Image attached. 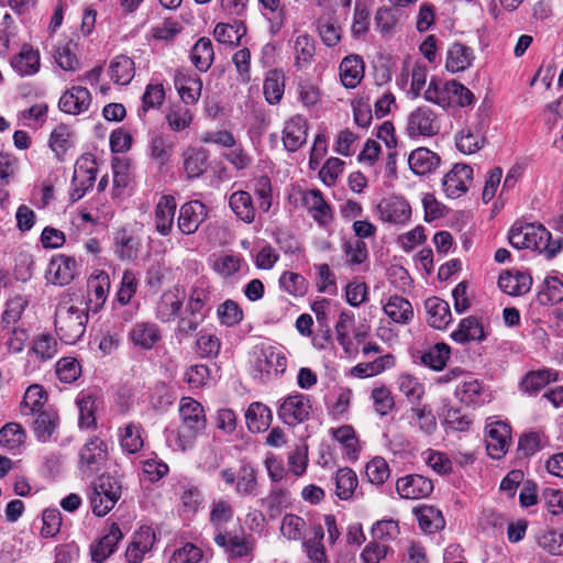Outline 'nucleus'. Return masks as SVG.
<instances>
[{
	"label": "nucleus",
	"instance_id": "7ed1b4c3",
	"mask_svg": "<svg viewBox=\"0 0 563 563\" xmlns=\"http://www.w3.org/2000/svg\"><path fill=\"white\" fill-rule=\"evenodd\" d=\"M88 312L73 302L69 296H65L56 306L55 330L59 339L66 344H75L86 331Z\"/></svg>",
	"mask_w": 563,
	"mask_h": 563
},
{
	"label": "nucleus",
	"instance_id": "f8f14e48",
	"mask_svg": "<svg viewBox=\"0 0 563 563\" xmlns=\"http://www.w3.org/2000/svg\"><path fill=\"white\" fill-rule=\"evenodd\" d=\"M173 80L175 89L185 104L198 102L201 96L202 80L197 74L188 68H177L174 71Z\"/></svg>",
	"mask_w": 563,
	"mask_h": 563
},
{
	"label": "nucleus",
	"instance_id": "0eeeda50",
	"mask_svg": "<svg viewBox=\"0 0 563 563\" xmlns=\"http://www.w3.org/2000/svg\"><path fill=\"white\" fill-rule=\"evenodd\" d=\"M227 485H234L239 496H255L258 487L257 471L252 463L243 461L238 471L223 468L219 473Z\"/></svg>",
	"mask_w": 563,
	"mask_h": 563
},
{
	"label": "nucleus",
	"instance_id": "ddd939ff",
	"mask_svg": "<svg viewBox=\"0 0 563 563\" xmlns=\"http://www.w3.org/2000/svg\"><path fill=\"white\" fill-rule=\"evenodd\" d=\"M510 427L504 421H493L486 424L485 442L490 457H503L510 443Z\"/></svg>",
	"mask_w": 563,
	"mask_h": 563
},
{
	"label": "nucleus",
	"instance_id": "603ef678",
	"mask_svg": "<svg viewBox=\"0 0 563 563\" xmlns=\"http://www.w3.org/2000/svg\"><path fill=\"white\" fill-rule=\"evenodd\" d=\"M140 424L130 422L119 429L120 445L123 452L128 454L137 453L143 446V438Z\"/></svg>",
	"mask_w": 563,
	"mask_h": 563
},
{
	"label": "nucleus",
	"instance_id": "39448f33",
	"mask_svg": "<svg viewBox=\"0 0 563 563\" xmlns=\"http://www.w3.org/2000/svg\"><path fill=\"white\" fill-rule=\"evenodd\" d=\"M287 367L286 356L273 346L256 347L253 352L252 373L255 378L269 380L280 376Z\"/></svg>",
	"mask_w": 563,
	"mask_h": 563
},
{
	"label": "nucleus",
	"instance_id": "a19ab883",
	"mask_svg": "<svg viewBox=\"0 0 563 563\" xmlns=\"http://www.w3.org/2000/svg\"><path fill=\"white\" fill-rule=\"evenodd\" d=\"M229 205L234 214L245 223L255 220V207L251 195L245 190H238L231 194Z\"/></svg>",
	"mask_w": 563,
	"mask_h": 563
},
{
	"label": "nucleus",
	"instance_id": "052dcab7",
	"mask_svg": "<svg viewBox=\"0 0 563 563\" xmlns=\"http://www.w3.org/2000/svg\"><path fill=\"white\" fill-rule=\"evenodd\" d=\"M538 300L541 305L561 302L563 300V283L554 276L545 277L538 294Z\"/></svg>",
	"mask_w": 563,
	"mask_h": 563
},
{
	"label": "nucleus",
	"instance_id": "864d4df0",
	"mask_svg": "<svg viewBox=\"0 0 563 563\" xmlns=\"http://www.w3.org/2000/svg\"><path fill=\"white\" fill-rule=\"evenodd\" d=\"M558 380V372L543 368L529 372L521 382V387L526 393L536 394L549 385L551 382Z\"/></svg>",
	"mask_w": 563,
	"mask_h": 563
},
{
	"label": "nucleus",
	"instance_id": "09e8293b",
	"mask_svg": "<svg viewBox=\"0 0 563 563\" xmlns=\"http://www.w3.org/2000/svg\"><path fill=\"white\" fill-rule=\"evenodd\" d=\"M323 538V528L322 526L317 525L312 528L311 536L302 543L306 554L312 563H328L325 550L322 543Z\"/></svg>",
	"mask_w": 563,
	"mask_h": 563
},
{
	"label": "nucleus",
	"instance_id": "a211bd4d",
	"mask_svg": "<svg viewBox=\"0 0 563 563\" xmlns=\"http://www.w3.org/2000/svg\"><path fill=\"white\" fill-rule=\"evenodd\" d=\"M301 200L309 214L320 227H325L331 223L333 220L332 208L324 200L319 189L302 191Z\"/></svg>",
	"mask_w": 563,
	"mask_h": 563
},
{
	"label": "nucleus",
	"instance_id": "c03bdc74",
	"mask_svg": "<svg viewBox=\"0 0 563 563\" xmlns=\"http://www.w3.org/2000/svg\"><path fill=\"white\" fill-rule=\"evenodd\" d=\"M27 340L29 332L24 328L18 325L0 328V342L10 353L22 352Z\"/></svg>",
	"mask_w": 563,
	"mask_h": 563
},
{
	"label": "nucleus",
	"instance_id": "4c0bfd02",
	"mask_svg": "<svg viewBox=\"0 0 563 563\" xmlns=\"http://www.w3.org/2000/svg\"><path fill=\"white\" fill-rule=\"evenodd\" d=\"M245 421L251 432H264L271 426L272 411L262 402H252L245 412Z\"/></svg>",
	"mask_w": 563,
	"mask_h": 563
},
{
	"label": "nucleus",
	"instance_id": "c85d7f7f",
	"mask_svg": "<svg viewBox=\"0 0 563 563\" xmlns=\"http://www.w3.org/2000/svg\"><path fill=\"white\" fill-rule=\"evenodd\" d=\"M427 321L434 329H445L452 321V313L449 303L439 298L430 297L424 301Z\"/></svg>",
	"mask_w": 563,
	"mask_h": 563
},
{
	"label": "nucleus",
	"instance_id": "bf43d9fd",
	"mask_svg": "<svg viewBox=\"0 0 563 563\" xmlns=\"http://www.w3.org/2000/svg\"><path fill=\"white\" fill-rule=\"evenodd\" d=\"M263 90L267 102L271 104L278 103L285 90V77L279 70H271L263 85Z\"/></svg>",
	"mask_w": 563,
	"mask_h": 563
},
{
	"label": "nucleus",
	"instance_id": "9d476101",
	"mask_svg": "<svg viewBox=\"0 0 563 563\" xmlns=\"http://www.w3.org/2000/svg\"><path fill=\"white\" fill-rule=\"evenodd\" d=\"M108 456L107 444L99 438L90 439L79 451V471L90 477L99 472Z\"/></svg>",
	"mask_w": 563,
	"mask_h": 563
},
{
	"label": "nucleus",
	"instance_id": "774afa93",
	"mask_svg": "<svg viewBox=\"0 0 563 563\" xmlns=\"http://www.w3.org/2000/svg\"><path fill=\"white\" fill-rule=\"evenodd\" d=\"M73 145V131L66 124L57 125L51 133L49 146L60 157Z\"/></svg>",
	"mask_w": 563,
	"mask_h": 563
},
{
	"label": "nucleus",
	"instance_id": "4d7b16f0",
	"mask_svg": "<svg viewBox=\"0 0 563 563\" xmlns=\"http://www.w3.org/2000/svg\"><path fill=\"white\" fill-rule=\"evenodd\" d=\"M245 33L246 27L239 21H235L233 24L218 23L213 31L216 40L221 44L228 45H239Z\"/></svg>",
	"mask_w": 563,
	"mask_h": 563
},
{
	"label": "nucleus",
	"instance_id": "412c9836",
	"mask_svg": "<svg viewBox=\"0 0 563 563\" xmlns=\"http://www.w3.org/2000/svg\"><path fill=\"white\" fill-rule=\"evenodd\" d=\"M90 104L91 95L87 88L81 86H74L66 90L58 101L60 111L71 115L86 112Z\"/></svg>",
	"mask_w": 563,
	"mask_h": 563
},
{
	"label": "nucleus",
	"instance_id": "f03ea898",
	"mask_svg": "<svg viewBox=\"0 0 563 563\" xmlns=\"http://www.w3.org/2000/svg\"><path fill=\"white\" fill-rule=\"evenodd\" d=\"M180 426L172 431L167 440L177 450L190 449L197 437L206 429L207 419L203 407L191 397H183L179 402Z\"/></svg>",
	"mask_w": 563,
	"mask_h": 563
},
{
	"label": "nucleus",
	"instance_id": "c756f323",
	"mask_svg": "<svg viewBox=\"0 0 563 563\" xmlns=\"http://www.w3.org/2000/svg\"><path fill=\"white\" fill-rule=\"evenodd\" d=\"M155 542V534L148 527L141 528L128 547L125 558L130 563H141Z\"/></svg>",
	"mask_w": 563,
	"mask_h": 563
},
{
	"label": "nucleus",
	"instance_id": "f704fd0d",
	"mask_svg": "<svg viewBox=\"0 0 563 563\" xmlns=\"http://www.w3.org/2000/svg\"><path fill=\"white\" fill-rule=\"evenodd\" d=\"M214 542L233 558L246 556L253 549L251 540L244 536L218 532Z\"/></svg>",
	"mask_w": 563,
	"mask_h": 563
},
{
	"label": "nucleus",
	"instance_id": "8fccbe9b",
	"mask_svg": "<svg viewBox=\"0 0 563 563\" xmlns=\"http://www.w3.org/2000/svg\"><path fill=\"white\" fill-rule=\"evenodd\" d=\"M450 80H441L435 77L431 78L427 89L423 91V98L442 109L450 108Z\"/></svg>",
	"mask_w": 563,
	"mask_h": 563
},
{
	"label": "nucleus",
	"instance_id": "423d86ee",
	"mask_svg": "<svg viewBox=\"0 0 563 563\" xmlns=\"http://www.w3.org/2000/svg\"><path fill=\"white\" fill-rule=\"evenodd\" d=\"M311 410L310 397L295 393L279 400L277 416L285 424L296 427L310 418Z\"/></svg>",
	"mask_w": 563,
	"mask_h": 563
},
{
	"label": "nucleus",
	"instance_id": "9b49d317",
	"mask_svg": "<svg viewBox=\"0 0 563 563\" xmlns=\"http://www.w3.org/2000/svg\"><path fill=\"white\" fill-rule=\"evenodd\" d=\"M455 146L463 154H474L479 151L485 142V124L482 119L467 122L455 134Z\"/></svg>",
	"mask_w": 563,
	"mask_h": 563
},
{
	"label": "nucleus",
	"instance_id": "aec40b11",
	"mask_svg": "<svg viewBox=\"0 0 563 563\" xmlns=\"http://www.w3.org/2000/svg\"><path fill=\"white\" fill-rule=\"evenodd\" d=\"M142 247V240L132 230L121 228L114 232V254L121 261H134Z\"/></svg>",
	"mask_w": 563,
	"mask_h": 563
},
{
	"label": "nucleus",
	"instance_id": "393cba45",
	"mask_svg": "<svg viewBox=\"0 0 563 563\" xmlns=\"http://www.w3.org/2000/svg\"><path fill=\"white\" fill-rule=\"evenodd\" d=\"M322 43L333 47L341 41L342 29L334 11L322 12L314 22Z\"/></svg>",
	"mask_w": 563,
	"mask_h": 563
},
{
	"label": "nucleus",
	"instance_id": "e433bc0d",
	"mask_svg": "<svg viewBox=\"0 0 563 563\" xmlns=\"http://www.w3.org/2000/svg\"><path fill=\"white\" fill-rule=\"evenodd\" d=\"M383 310L394 322L399 324H407L413 318V308L410 301L397 295L388 298Z\"/></svg>",
	"mask_w": 563,
	"mask_h": 563
},
{
	"label": "nucleus",
	"instance_id": "13d9d810",
	"mask_svg": "<svg viewBox=\"0 0 563 563\" xmlns=\"http://www.w3.org/2000/svg\"><path fill=\"white\" fill-rule=\"evenodd\" d=\"M397 387L413 406L419 405L424 396L423 384L410 374H401L397 379Z\"/></svg>",
	"mask_w": 563,
	"mask_h": 563
},
{
	"label": "nucleus",
	"instance_id": "cd10ccee",
	"mask_svg": "<svg viewBox=\"0 0 563 563\" xmlns=\"http://www.w3.org/2000/svg\"><path fill=\"white\" fill-rule=\"evenodd\" d=\"M307 139V122L300 117L296 115L289 119L283 131V143L287 151L296 152L300 148Z\"/></svg>",
	"mask_w": 563,
	"mask_h": 563
},
{
	"label": "nucleus",
	"instance_id": "1a4fd4ad",
	"mask_svg": "<svg viewBox=\"0 0 563 563\" xmlns=\"http://www.w3.org/2000/svg\"><path fill=\"white\" fill-rule=\"evenodd\" d=\"M440 129L437 113L427 106L416 108L408 115L407 133L411 137H430L437 135Z\"/></svg>",
	"mask_w": 563,
	"mask_h": 563
},
{
	"label": "nucleus",
	"instance_id": "3c124183",
	"mask_svg": "<svg viewBox=\"0 0 563 563\" xmlns=\"http://www.w3.org/2000/svg\"><path fill=\"white\" fill-rule=\"evenodd\" d=\"M410 424L418 428L426 435L437 430V419L429 406H412L410 409Z\"/></svg>",
	"mask_w": 563,
	"mask_h": 563
},
{
	"label": "nucleus",
	"instance_id": "c9c22d12",
	"mask_svg": "<svg viewBox=\"0 0 563 563\" xmlns=\"http://www.w3.org/2000/svg\"><path fill=\"white\" fill-rule=\"evenodd\" d=\"M474 59V53L471 47L461 43H453L446 53L445 67L451 73H459L467 69Z\"/></svg>",
	"mask_w": 563,
	"mask_h": 563
},
{
	"label": "nucleus",
	"instance_id": "20e7f679",
	"mask_svg": "<svg viewBox=\"0 0 563 563\" xmlns=\"http://www.w3.org/2000/svg\"><path fill=\"white\" fill-rule=\"evenodd\" d=\"M122 495V483L119 477L102 475L93 483L89 496L92 512L98 517L106 516L113 509Z\"/></svg>",
	"mask_w": 563,
	"mask_h": 563
},
{
	"label": "nucleus",
	"instance_id": "6ab92c4d",
	"mask_svg": "<svg viewBox=\"0 0 563 563\" xmlns=\"http://www.w3.org/2000/svg\"><path fill=\"white\" fill-rule=\"evenodd\" d=\"M76 273V260L66 255H59L51 260L45 277L48 283L64 286L75 278Z\"/></svg>",
	"mask_w": 563,
	"mask_h": 563
},
{
	"label": "nucleus",
	"instance_id": "ea45409f",
	"mask_svg": "<svg viewBox=\"0 0 563 563\" xmlns=\"http://www.w3.org/2000/svg\"><path fill=\"white\" fill-rule=\"evenodd\" d=\"M192 65L201 73H206L214 59L213 45L210 38L200 37L192 46L189 55Z\"/></svg>",
	"mask_w": 563,
	"mask_h": 563
},
{
	"label": "nucleus",
	"instance_id": "79ce46f5",
	"mask_svg": "<svg viewBox=\"0 0 563 563\" xmlns=\"http://www.w3.org/2000/svg\"><path fill=\"white\" fill-rule=\"evenodd\" d=\"M536 542L540 549L551 555H563V529H540L536 534Z\"/></svg>",
	"mask_w": 563,
	"mask_h": 563
},
{
	"label": "nucleus",
	"instance_id": "5fc2aeb1",
	"mask_svg": "<svg viewBox=\"0 0 563 563\" xmlns=\"http://www.w3.org/2000/svg\"><path fill=\"white\" fill-rule=\"evenodd\" d=\"M416 514L419 527L426 533H434L445 526L442 512L433 506H422L417 509Z\"/></svg>",
	"mask_w": 563,
	"mask_h": 563
},
{
	"label": "nucleus",
	"instance_id": "338daca9",
	"mask_svg": "<svg viewBox=\"0 0 563 563\" xmlns=\"http://www.w3.org/2000/svg\"><path fill=\"white\" fill-rule=\"evenodd\" d=\"M371 24V9L363 2H356L353 12L351 34L354 38L364 37Z\"/></svg>",
	"mask_w": 563,
	"mask_h": 563
},
{
	"label": "nucleus",
	"instance_id": "473e14b6",
	"mask_svg": "<svg viewBox=\"0 0 563 563\" xmlns=\"http://www.w3.org/2000/svg\"><path fill=\"white\" fill-rule=\"evenodd\" d=\"M451 338L460 344H466L472 341L482 342L486 335L478 319L467 317L461 320L457 329L452 332Z\"/></svg>",
	"mask_w": 563,
	"mask_h": 563
},
{
	"label": "nucleus",
	"instance_id": "a878e982",
	"mask_svg": "<svg viewBox=\"0 0 563 563\" xmlns=\"http://www.w3.org/2000/svg\"><path fill=\"white\" fill-rule=\"evenodd\" d=\"M10 64L21 77L33 76L40 70V52L31 45L24 44L21 51L11 58Z\"/></svg>",
	"mask_w": 563,
	"mask_h": 563
},
{
	"label": "nucleus",
	"instance_id": "5701e85b",
	"mask_svg": "<svg viewBox=\"0 0 563 563\" xmlns=\"http://www.w3.org/2000/svg\"><path fill=\"white\" fill-rule=\"evenodd\" d=\"M176 209L177 203L173 196L164 195L158 199L154 210V225L157 233L163 236L170 234Z\"/></svg>",
	"mask_w": 563,
	"mask_h": 563
},
{
	"label": "nucleus",
	"instance_id": "680f3d73",
	"mask_svg": "<svg viewBox=\"0 0 563 563\" xmlns=\"http://www.w3.org/2000/svg\"><path fill=\"white\" fill-rule=\"evenodd\" d=\"M210 300V290L206 280H198L189 295V300L187 303V311L196 317L201 314L205 306Z\"/></svg>",
	"mask_w": 563,
	"mask_h": 563
},
{
	"label": "nucleus",
	"instance_id": "72a5a7b5",
	"mask_svg": "<svg viewBox=\"0 0 563 563\" xmlns=\"http://www.w3.org/2000/svg\"><path fill=\"white\" fill-rule=\"evenodd\" d=\"M408 164L416 175H427L439 166L440 157L427 147H419L411 152Z\"/></svg>",
	"mask_w": 563,
	"mask_h": 563
},
{
	"label": "nucleus",
	"instance_id": "7c9ffc66",
	"mask_svg": "<svg viewBox=\"0 0 563 563\" xmlns=\"http://www.w3.org/2000/svg\"><path fill=\"white\" fill-rule=\"evenodd\" d=\"M123 534L117 523H112L109 532L104 534L96 544L91 545V558L96 563H103L114 553L119 541Z\"/></svg>",
	"mask_w": 563,
	"mask_h": 563
},
{
	"label": "nucleus",
	"instance_id": "2f4dec72",
	"mask_svg": "<svg viewBox=\"0 0 563 563\" xmlns=\"http://www.w3.org/2000/svg\"><path fill=\"white\" fill-rule=\"evenodd\" d=\"M532 285V278L527 273L505 272L498 278L499 288L510 296H521L528 292Z\"/></svg>",
	"mask_w": 563,
	"mask_h": 563
},
{
	"label": "nucleus",
	"instance_id": "4be33fe9",
	"mask_svg": "<svg viewBox=\"0 0 563 563\" xmlns=\"http://www.w3.org/2000/svg\"><path fill=\"white\" fill-rule=\"evenodd\" d=\"M185 294L178 287L166 290L155 306V317L161 322H170L184 305Z\"/></svg>",
	"mask_w": 563,
	"mask_h": 563
},
{
	"label": "nucleus",
	"instance_id": "a18cd8bd",
	"mask_svg": "<svg viewBox=\"0 0 563 563\" xmlns=\"http://www.w3.org/2000/svg\"><path fill=\"white\" fill-rule=\"evenodd\" d=\"M135 75L134 62L126 55L115 56L109 65V76L118 85H128Z\"/></svg>",
	"mask_w": 563,
	"mask_h": 563
},
{
	"label": "nucleus",
	"instance_id": "58836bf2",
	"mask_svg": "<svg viewBox=\"0 0 563 563\" xmlns=\"http://www.w3.org/2000/svg\"><path fill=\"white\" fill-rule=\"evenodd\" d=\"M208 153L202 148L188 147L183 153V168L188 178H197L207 169Z\"/></svg>",
	"mask_w": 563,
	"mask_h": 563
},
{
	"label": "nucleus",
	"instance_id": "e2e57ef3",
	"mask_svg": "<svg viewBox=\"0 0 563 563\" xmlns=\"http://www.w3.org/2000/svg\"><path fill=\"white\" fill-rule=\"evenodd\" d=\"M451 349L448 344L441 342L430 347L421 356L423 365L433 371H442L450 358Z\"/></svg>",
	"mask_w": 563,
	"mask_h": 563
},
{
	"label": "nucleus",
	"instance_id": "0e129e2a",
	"mask_svg": "<svg viewBox=\"0 0 563 563\" xmlns=\"http://www.w3.org/2000/svg\"><path fill=\"white\" fill-rule=\"evenodd\" d=\"M357 486V477L353 470L343 467L335 475V494L342 499H349Z\"/></svg>",
	"mask_w": 563,
	"mask_h": 563
},
{
	"label": "nucleus",
	"instance_id": "69168bd1",
	"mask_svg": "<svg viewBox=\"0 0 563 563\" xmlns=\"http://www.w3.org/2000/svg\"><path fill=\"white\" fill-rule=\"evenodd\" d=\"M57 351L58 343L52 334L41 333L34 338L31 353H33L41 361L53 358L57 354Z\"/></svg>",
	"mask_w": 563,
	"mask_h": 563
},
{
	"label": "nucleus",
	"instance_id": "2eb2a0df",
	"mask_svg": "<svg viewBox=\"0 0 563 563\" xmlns=\"http://www.w3.org/2000/svg\"><path fill=\"white\" fill-rule=\"evenodd\" d=\"M208 209L199 200H191L184 203L179 209L177 225L181 233L186 235L194 234L206 221Z\"/></svg>",
	"mask_w": 563,
	"mask_h": 563
},
{
	"label": "nucleus",
	"instance_id": "49530a36",
	"mask_svg": "<svg viewBox=\"0 0 563 563\" xmlns=\"http://www.w3.org/2000/svg\"><path fill=\"white\" fill-rule=\"evenodd\" d=\"M150 155L162 167L169 163L175 142L169 135L155 134L150 141Z\"/></svg>",
	"mask_w": 563,
	"mask_h": 563
},
{
	"label": "nucleus",
	"instance_id": "f3484780",
	"mask_svg": "<svg viewBox=\"0 0 563 563\" xmlns=\"http://www.w3.org/2000/svg\"><path fill=\"white\" fill-rule=\"evenodd\" d=\"M396 490L401 498H426L433 492V483L419 474L406 475L397 479Z\"/></svg>",
	"mask_w": 563,
	"mask_h": 563
},
{
	"label": "nucleus",
	"instance_id": "dca6fc26",
	"mask_svg": "<svg viewBox=\"0 0 563 563\" xmlns=\"http://www.w3.org/2000/svg\"><path fill=\"white\" fill-rule=\"evenodd\" d=\"M376 211L383 222L393 224H405L411 217L410 205L397 196L383 199L376 206Z\"/></svg>",
	"mask_w": 563,
	"mask_h": 563
},
{
	"label": "nucleus",
	"instance_id": "37998d69",
	"mask_svg": "<svg viewBox=\"0 0 563 563\" xmlns=\"http://www.w3.org/2000/svg\"><path fill=\"white\" fill-rule=\"evenodd\" d=\"M455 396L468 406H479L486 401V391L475 378L465 379L456 389Z\"/></svg>",
	"mask_w": 563,
	"mask_h": 563
},
{
	"label": "nucleus",
	"instance_id": "6e6d98bb",
	"mask_svg": "<svg viewBox=\"0 0 563 563\" xmlns=\"http://www.w3.org/2000/svg\"><path fill=\"white\" fill-rule=\"evenodd\" d=\"M58 427V416L53 411H41L33 422V432L41 442L52 439Z\"/></svg>",
	"mask_w": 563,
	"mask_h": 563
},
{
	"label": "nucleus",
	"instance_id": "6e6552de",
	"mask_svg": "<svg viewBox=\"0 0 563 563\" xmlns=\"http://www.w3.org/2000/svg\"><path fill=\"white\" fill-rule=\"evenodd\" d=\"M97 163L92 155L80 156L74 168L70 197L74 201L81 199L92 188L97 177Z\"/></svg>",
	"mask_w": 563,
	"mask_h": 563
},
{
	"label": "nucleus",
	"instance_id": "bb28decb",
	"mask_svg": "<svg viewBox=\"0 0 563 563\" xmlns=\"http://www.w3.org/2000/svg\"><path fill=\"white\" fill-rule=\"evenodd\" d=\"M339 71L342 85L347 89H353L360 85L364 77V60L356 54L345 56L340 63Z\"/></svg>",
	"mask_w": 563,
	"mask_h": 563
},
{
	"label": "nucleus",
	"instance_id": "4468645a",
	"mask_svg": "<svg viewBox=\"0 0 563 563\" xmlns=\"http://www.w3.org/2000/svg\"><path fill=\"white\" fill-rule=\"evenodd\" d=\"M473 181V168L466 164H455L442 179L446 197L455 199L463 196Z\"/></svg>",
	"mask_w": 563,
	"mask_h": 563
},
{
	"label": "nucleus",
	"instance_id": "f257e3e1",
	"mask_svg": "<svg viewBox=\"0 0 563 563\" xmlns=\"http://www.w3.org/2000/svg\"><path fill=\"white\" fill-rule=\"evenodd\" d=\"M511 246L521 250L529 249L553 258L562 250V238H552L551 233L538 223H515L508 233Z\"/></svg>",
	"mask_w": 563,
	"mask_h": 563
},
{
	"label": "nucleus",
	"instance_id": "b1692460",
	"mask_svg": "<svg viewBox=\"0 0 563 563\" xmlns=\"http://www.w3.org/2000/svg\"><path fill=\"white\" fill-rule=\"evenodd\" d=\"M129 339L135 346L152 350L162 340V332L155 322L141 321L133 324Z\"/></svg>",
	"mask_w": 563,
	"mask_h": 563
},
{
	"label": "nucleus",
	"instance_id": "de8ad7c7",
	"mask_svg": "<svg viewBox=\"0 0 563 563\" xmlns=\"http://www.w3.org/2000/svg\"><path fill=\"white\" fill-rule=\"evenodd\" d=\"M189 104L173 103L165 115L168 128L174 132H180L190 126L194 120V113L188 108Z\"/></svg>",
	"mask_w": 563,
	"mask_h": 563
}]
</instances>
